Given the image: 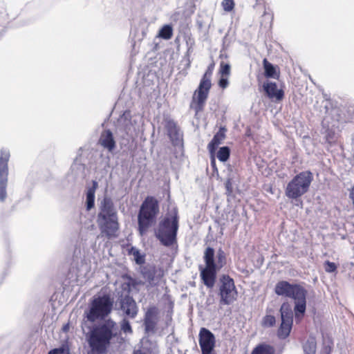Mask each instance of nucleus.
I'll list each match as a JSON object with an SVG mask.
<instances>
[{"mask_svg":"<svg viewBox=\"0 0 354 354\" xmlns=\"http://www.w3.org/2000/svg\"><path fill=\"white\" fill-rule=\"evenodd\" d=\"M113 303L109 294L95 295L84 313L82 329L89 348L97 353L106 354L111 341L119 334L116 322L106 319L113 310Z\"/></svg>","mask_w":354,"mask_h":354,"instance_id":"1","label":"nucleus"},{"mask_svg":"<svg viewBox=\"0 0 354 354\" xmlns=\"http://www.w3.org/2000/svg\"><path fill=\"white\" fill-rule=\"evenodd\" d=\"M304 284V283H290L286 280L279 281L275 284L274 291L277 296L287 297L294 301L293 308L288 301L281 304L279 308L281 322L293 324L295 317L296 323L299 324L304 317L308 290Z\"/></svg>","mask_w":354,"mask_h":354,"instance_id":"2","label":"nucleus"},{"mask_svg":"<svg viewBox=\"0 0 354 354\" xmlns=\"http://www.w3.org/2000/svg\"><path fill=\"white\" fill-rule=\"evenodd\" d=\"M203 258L205 266H199L200 277L207 288H212L216 281L218 272L227 263L226 254L221 248L216 253L212 247L207 246Z\"/></svg>","mask_w":354,"mask_h":354,"instance_id":"3","label":"nucleus"},{"mask_svg":"<svg viewBox=\"0 0 354 354\" xmlns=\"http://www.w3.org/2000/svg\"><path fill=\"white\" fill-rule=\"evenodd\" d=\"M97 223L101 232L110 239L115 237L120 229L118 212L111 197L105 196L99 206Z\"/></svg>","mask_w":354,"mask_h":354,"instance_id":"4","label":"nucleus"},{"mask_svg":"<svg viewBox=\"0 0 354 354\" xmlns=\"http://www.w3.org/2000/svg\"><path fill=\"white\" fill-rule=\"evenodd\" d=\"M179 229V216L176 209L173 210L171 214H166L159 221L154 235L165 247H171L177 243V235Z\"/></svg>","mask_w":354,"mask_h":354,"instance_id":"5","label":"nucleus"},{"mask_svg":"<svg viewBox=\"0 0 354 354\" xmlns=\"http://www.w3.org/2000/svg\"><path fill=\"white\" fill-rule=\"evenodd\" d=\"M160 212L159 202L154 196H147L140 205L138 213V231L144 236L157 221Z\"/></svg>","mask_w":354,"mask_h":354,"instance_id":"6","label":"nucleus"},{"mask_svg":"<svg viewBox=\"0 0 354 354\" xmlns=\"http://www.w3.org/2000/svg\"><path fill=\"white\" fill-rule=\"evenodd\" d=\"M213 73V66L209 65L202 76L198 88L192 96L191 108L196 114L203 111L209 93L212 87L211 77Z\"/></svg>","mask_w":354,"mask_h":354,"instance_id":"7","label":"nucleus"},{"mask_svg":"<svg viewBox=\"0 0 354 354\" xmlns=\"http://www.w3.org/2000/svg\"><path fill=\"white\" fill-rule=\"evenodd\" d=\"M313 180V174L309 171H304L295 175L287 184L285 194L292 200H297L305 194L309 189Z\"/></svg>","mask_w":354,"mask_h":354,"instance_id":"8","label":"nucleus"},{"mask_svg":"<svg viewBox=\"0 0 354 354\" xmlns=\"http://www.w3.org/2000/svg\"><path fill=\"white\" fill-rule=\"evenodd\" d=\"M218 296L221 305L229 306L236 300L238 292L234 279L223 274L219 277Z\"/></svg>","mask_w":354,"mask_h":354,"instance_id":"9","label":"nucleus"},{"mask_svg":"<svg viewBox=\"0 0 354 354\" xmlns=\"http://www.w3.org/2000/svg\"><path fill=\"white\" fill-rule=\"evenodd\" d=\"M10 157L9 149L2 148L0 150V202L4 203L7 198L8 182V161Z\"/></svg>","mask_w":354,"mask_h":354,"instance_id":"10","label":"nucleus"},{"mask_svg":"<svg viewBox=\"0 0 354 354\" xmlns=\"http://www.w3.org/2000/svg\"><path fill=\"white\" fill-rule=\"evenodd\" d=\"M132 115L129 110H126L119 116L115 123V133L121 138L132 136L135 128L131 120Z\"/></svg>","mask_w":354,"mask_h":354,"instance_id":"11","label":"nucleus"},{"mask_svg":"<svg viewBox=\"0 0 354 354\" xmlns=\"http://www.w3.org/2000/svg\"><path fill=\"white\" fill-rule=\"evenodd\" d=\"M198 343L202 354H216L215 353L216 337L208 328H201L198 333Z\"/></svg>","mask_w":354,"mask_h":354,"instance_id":"12","label":"nucleus"},{"mask_svg":"<svg viewBox=\"0 0 354 354\" xmlns=\"http://www.w3.org/2000/svg\"><path fill=\"white\" fill-rule=\"evenodd\" d=\"M140 272L142 277L151 287L156 286L158 281L164 276V270L162 268L153 263H147L141 266Z\"/></svg>","mask_w":354,"mask_h":354,"instance_id":"13","label":"nucleus"},{"mask_svg":"<svg viewBox=\"0 0 354 354\" xmlns=\"http://www.w3.org/2000/svg\"><path fill=\"white\" fill-rule=\"evenodd\" d=\"M159 310L156 306H150L145 313L143 325L145 333H153L158 320Z\"/></svg>","mask_w":354,"mask_h":354,"instance_id":"14","label":"nucleus"},{"mask_svg":"<svg viewBox=\"0 0 354 354\" xmlns=\"http://www.w3.org/2000/svg\"><path fill=\"white\" fill-rule=\"evenodd\" d=\"M119 303L120 310L126 316L131 319L136 317L138 311V306L136 301L131 296L129 295H125L120 299Z\"/></svg>","mask_w":354,"mask_h":354,"instance_id":"15","label":"nucleus"},{"mask_svg":"<svg viewBox=\"0 0 354 354\" xmlns=\"http://www.w3.org/2000/svg\"><path fill=\"white\" fill-rule=\"evenodd\" d=\"M263 91L268 97L281 101L284 97V91L278 88L276 82L267 81L263 84Z\"/></svg>","mask_w":354,"mask_h":354,"instance_id":"16","label":"nucleus"},{"mask_svg":"<svg viewBox=\"0 0 354 354\" xmlns=\"http://www.w3.org/2000/svg\"><path fill=\"white\" fill-rule=\"evenodd\" d=\"M86 165L83 162L82 156L77 157L71 167V175L74 180H82L86 176Z\"/></svg>","mask_w":354,"mask_h":354,"instance_id":"17","label":"nucleus"},{"mask_svg":"<svg viewBox=\"0 0 354 354\" xmlns=\"http://www.w3.org/2000/svg\"><path fill=\"white\" fill-rule=\"evenodd\" d=\"M99 144L109 152H112L116 148V141L113 132L107 129L102 131Z\"/></svg>","mask_w":354,"mask_h":354,"instance_id":"18","label":"nucleus"},{"mask_svg":"<svg viewBox=\"0 0 354 354\" xmlns=\"http://www.w3.org/2000/svg\"><path fill=\"white\" fill-rule=\"evenodd\" d=\"M226 128L221 127L218 131L214 135L212 139L207 145V149L209 154L216 153L218 145L225 138Z\"/></svg>","mask_w":354,"mask_h":354,"instance_id":"19","label":"nucleus"},{"mask_svg":"<svg viewBox=\"0 0 354 354\" xmlns=\"http://www.w3.org/2000/svg\"><path fill=\"white\" fill-rule=\"evenodd\" d=\"M98 188V183L95 180H92V185L86 187L85 207L89 212L95 207V192Z\"/></svg>","mask_w":354,"mask_h":354,"instance_id":"20","label":"nucleus"},{"mask_svg":"<svg viewBox=\"0 0 354 354\" xmlns=\"http://www.w3.org/2000/svg\"><path fill=\"white\" fill-rule=\"evenodd\" d=\"M167 136L173 144L177 145L180 140V134L176 123L173 120H167L165 126Z\"/></svg>","mask_w":354,"mask_h":354,"instance_id":"21","label":"nucleus"},{"mask_svg":"<svg viewBox=\"0 0 354 354\" xmlns=\"http://www.w3.org/2000/svg\"><path fill=\"white\" fill-rule=\"evenodd\" d=\"M263 67L264 69V75L267 78L278 79L279 72L277 66L274 65L268 61L266 58L263 60Z\"/></svg>","mask_w":354,"mask_h":354,"instance_id":"22","label":"nucleus"},{"mask_svg":"<svg viewBox=\"0 0 354 354\" xmlns=\"http://www.w3.org/2000/svg\"><path fill=\"white\" fill-rule=\"evenodd\" d=\"M275 353L276 351L273 346L261 342L252 349L251 354H275Z\"/></svg>","mask_w":354,"mask_h":354,"instance_id":"23","label":"nucleus"},{"mask_svg":"<svg viewBox=\"0 0 354 354\" xmlns=\"http://www.w3.org/2000/svg\"><path fill=\"white\" fill-rule=\"evenodd\" d=\"M293 324L281 322V324L277 330V336L281 339H286L289 337Z\"/></svg>","mask_w":354,"mask_h":354,"instance_id":"24","label":"nucleus"},{"mask_svg":"<svg viewBox=\"0 0 354 354\" xmlns=\"http://www.w3.org/2000/svg\"><path fill=\"white\" fill-rule=\"evenodd\" d=\"M273 310L271 308L266 309V315L262 318L261 323L262 327L272 328L275 326L277 322L276 317L274 315L269 314Z\"/></svg>","mask_w":354,"mask_h":354,"instance_id":"25","label":"nucleus"},{"mask_svg":"<svg viewBox=\"0 0 354 354\" xmlns=\"http://www.w3.org/2000/svg\"><path fill=\"white\" fill-rule=\"evenodd\" d=\"M128 254L133 256L134 261L136 264L142 266L145 263V255L142 254L140 251L135 246H131L129 250Z\"/></svg>","mask_w":354,"mask_h":354,"instance_id":"26","label":"nucleus"},{"mask_svg":"<svg viewBox=\"0 0 354 354\" xmlns=\"http://www.w3.org/2000/svg\"><path fill=\"white\" fill-rule=\"evenodd\" d=\"M230 153V148L228 146H223L218 148L216 153V157L219 161L225 162L229 160Z\"/></svg>","mask_w":354,"mask_h":354,"instance_id":"27","label":"nucleus"},{"mask_svg":"<svg viewBox=\"0 0 354 354\" xmlns=\"http://www.w3.org/2000/svg\"><path fill=\"white\" fill-rule=\"evenodd\" d=\"M173 36V28L170 24L164 25L158 32V37L168 40L171 39Z\"/></svg>","mask_w":354,"mask_h":354,"instance_id":"28","label":"nucleus"},{"mask_svg":"<svg viewBox=\"0 0 354 354\" xmlns=\"http://www.w3.org/2000/svg\"><path fill=\"white\" fill-rule=\"evenodd\" d=\"M317 344L315 339H308L303 345V350L305 354H315Z\"/></svg>","mask_w":354,"mask_h":354,"instance_id":"29","label":"nucleus"},{"mask_svg":"<svg viewBox=\"0 0 354 354\" xmlns=\"http://www.w3.org/2000/svg\"><path fill=\"white\" fill-rule=\"evenodd\" d=\"M236 181H231L229 180H225L224 183L225 188V194L227 197V201H229L231 198L234 197V185H235Z\"/></svg>","mask_w":354,"mask_h":354,"instance_id":"30","label":"nucleus"},{"mask_svg":"<svg viewBox=\"0 0 354 354\" xmlns=\"http://www.w3.org/2000/svg\"><path fill=\"white\" fill-rule=\"evenodd\" d=\"M226 179L231 181H238L237 172L230 165H228L227 167Z\"/></svg>","mask_w":354,"mask_h":354,"instance_id":"31","label":"nucleus"},{"mask_svg":"<svg viewBox=\"0 0 354 354\" xmlns=\"http://www.w3.org/2000/svg\"><path fill=\"white\" fill-rule=\"evenodd\" d=\"M120 329L123 333L126 334H131L133 333L131 323L126 318L122 319L120 322Z\"/></svg>","mask_w":354,"mask_h":354,"instance_id":"32","label":"nucleus"},{"mask_svg":"<svg viewBox=\"0 0 354 354\" xmlns=\"http://www.w3.org/2000/svg\"><path fill=\"white\" fill-rule=\"evenodd\" d=\"M231 66L229 63L221 62L220 64L219 73L221 75L229 76L230 74Z\"/></svg>","mask_w":354,"mask_h":354,"instance_id":"33","label":"nucleus"},{"mask_svg":"<svg viewBox=\"0 0 354 354\" xmlns=\"http://www.w3.org/2000/svg\"><path fill=\"white\" fill-rule=\"evenodd\" d=\"M325 271L328 273H332L336 271L337 265L334 262L326 261L324 263Z\"/></svg>","mask_w":354,"mask_h":354,"instance_id":"34","label":"nucleus"},{"mask_svg":"<svg viewBox=\"0 0 354 354\" xmlns=\"http://www.w3.org/2000/svg\"><path fill=\"white\" fill-rule=\"evenodd\" d=\"M223 10L226 12H231L234 8V0H223L222 2Z\"/></svg>","mask_w":354,"mask_h":354,"instance_id":"35","label":"nucleus"},{"mask_svg":"<svg viewBox=\"0 0 354 354\" xmlns=\"http://www.w3.org/2000/svg\"><path fill=\"white\" fill-rule=\"evenodd\" d=\"M218 84L219 87L221 88H225L228 86L229 81L227 76L221 75V77L218 80Z\"/></svg>","mask_w":354,"mask_h":354,"instance_id":"36","label":"nucleus"},{"mask_svg":"<svg viewBox=\"0 0 354 354\" xmlns=\"http://www.w3.org/2000/svg\"><path fill=\"white\" fill-rule=\"evenodd\" d=\"M210 165H211L214 172V171H216V173L218 172V169L216 167V164L215 153L210 154Z\"/></svg>","mask_w":354,"mask_h":354,"instance_id":"37","label":"nucleus"},{"mask_svg":"<svg viewBox=\"0 0 354 354\" xmlns=\"http://www.w3.org/2000/svg\"><path fill=\"white\" fill-rule=\"evenodd\" d=\"M129 283L130 286L133 287H136L138 285L142 284L141 281H138L136 279H134L133 278H130Z\"/></svg>","mask_w":354,"mask_h":354,"instance_id":"38","label":"nucleus"},{"mask_svg":"<svg viewBox=\"0 0 354 354\" xmlns=\"http://www.w3.org/2000/svg\"><path fill=\"white\" fill-rule=\"evenodd\" d=\"M57 349H61L60 350V354H69V349L67 346H62L59 348H57Z\"/></svg>","mask_w":354,"mask_h":354,"instance_id":"39","label":"nucleus"},{"mask_svg":"<svg viewBox=\"0 0 354 354\" xmlns=\"http://www.w3.org/2000/svg\"><path fill=\"white\" fill-rule=\"evenodd\" d=\"M60 350L61 349H57V348H53L48 351V354H60Z\"/></svg>","mask_w":354,"mask_h":354,"instance_id":"40","label":"nucleus"},{"mask_svg":"<svg viewBox=\"0 0 354 354\" xmlns=\"http://www.w3.org/2000/svg\"><path fill=\"white\" fill-rule=\"evenodd\" d=\"M19 202H20V200H18L11 206V208H10L11 212L16 210V207H17V205L19 203Z\"/></svg>","mask_w":354,"mask_h":354,"instance_id":"41","label":"nucleus"},{"mask_svg":"<svg viewBox=\"0 0 354 354\" xmlns=\"http://www.w3.org/2000/svg\"><path fill=\"white\" fill-rule=\"evenodd\" d=\"M331 351H332V348L330 346H326L324 347V352L326 354H330Z\"/></svg>","mask_w":354,"mask_h":354,"instance_id":"42","label":"nucleus"},{"mask_svg":"<svg viewBox=\"0 0 354 354\" xmlns=\"http://www.w3.org/2000/svg\"><path fill=\"white\" fill-rule=\"evenodd\" d=\"M68 328H69V326H68V324H65L63 326L62 330L64 332H66V331H68Z\"/></svg>","mask_w":354,"mask_h":354,"instance_id":"43","label":"nucleus"},{"mask_svg":"<svg viewBox=\"0 0 354 354\" xmlns=\"http://www.w3.org/2000/svg\"><path fill=\"white\" fill-rule=\"evenodd\" d=\"M227 35H225V36L223 37V46H225V43L227 42Z\"/></svg>","mask_w":354,"mask_h":354,"instance_id":"44","label":"nucleus"},{"mask_svg":"<svg viewBox=\"0 0 354 354\" xmlns=\"http://www.w3.org/2000/svg\"><path fill=\"white\" fill-rule=\"evenodd\" d=\"M197 24L199 27V28H201L203 26V23L201 21H197Z\"/></svg>","mask_w":354,"mask_h":354,"instance_id":"45","label":"nucleus"},{"mask_svg":"<svg viewBox=\"0 0 354 354\" xmlns=\"http://www.w3.org/2000/svg\"><path fill=\"white\" fill-rule=\"evenodd\" d=\"M187 61H188L187 66L189 67L190 66V61L189 59V54L188 53L187 54Z\"/></svg>","mask_w":354,"mask_h":354,"instance_id":"46","label":"nucleus"},{"mask_svg":"<svg viewBox=\"0 0 354 354\" xmlns=\"http://www.w3.org/2000/svg\"><path fill=\"white\" fill-rule=\"evenodd\" d=\"M90 349H91V348H90ZM88 354H100V353H97L93 351L92 350H91V352L88 353Z\"/></svg>","mask_w":354,"mask_h":354,"instance_id":"47","label":"nucleus"},{"mask_svg":"<svg viewBox=\"0 0 354 354\" xmlns=\"http://www.w3.org/2000/svg\"><path fill=\"white\" fill-rule=\"evenodd\" d=\"M27 198H28V201H30V198H31L30 195V194H28V195H27Z\"/></svg>","mask_w":354,"mask_h":354,"instance_id":"48","label":"nucleus"},{"mask_svg":"<svg viewBox=\"0 0 354 354\" xmlns=\"http://www.w3.org/2000/svg\"><path fill=\"white\" fill-rule=\"evenodd\" d=\"M221 234H223V228H221V230L220 231Z\"/></svg>","mask_w":354,"mask_h":354,"instance_id":"49","label":"nucleus"}]
</instances>
